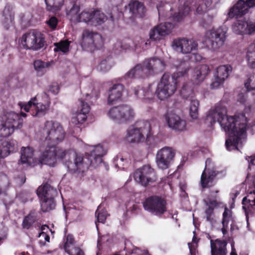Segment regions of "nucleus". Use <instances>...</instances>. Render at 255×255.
Listing matches in <instances>:
<instances>
[{"instance_id": "f257e3e1", "label": "nucleus", "mask_w": 255, "mask_h": 255, "mask_svg": "<svg viewBox=\"0 0 255 255\" xmlns=\"http://www.w3.org/2000/svg\"><path fill=\"white\" fill-rule=\"evenodd\" d=\"M92 148L83 157L71 150L63 149L51 144L40 151L38 161L42 164L54 167L57 160H64L69 172L83 176L90 166L96 168L101 164L102 157L106 154L103 146L100 144L92 146Z\"/></svg>"}, {"instance_id": "f03ea898", "label": "nucleus", "mask_w": 255, "mask_h": 255, "mask_svg": "<svg viewBox=\"0 0 255 255\" xmlns=\"http://www.w3.org/2000/svg\"><path fill=\"white\" fill-rule=\"evenodd\" d=\"M206 120L211 125L216 122H218L228 134V138L225 142L228 150L238 149L241 136L246 133L247 128V124L241 123L239 116H228L226 108L219 104L215 109L209 111Z\"/></svg>"}, {"instance_id": "7ed1b4c3", "label": "nucleus", "mask_w": 255, "mask_h": 255, "mask_svg": "<svg viewBox=\"0 0 255 255\" xmlns=\"http://www.w3.org/2000/svg\"><path fill=\"white\" fill-rule=\"evenodd\" d=\"M165 67V62L161 59L153 57L145 60L142 64H137L127 72L122 79L145 78L153 73L163 71Z\"/></svg>"}, {"instance_id": "20e7f679", "label": "nucleus", "mask_w": 255, "mask_h": 255, "mask_svg": "<svg viewBox=\"0 0 255 255\" xmlns=\"http://www.w3.org/2000/svg\"><path fill=\"white\" fill-rule=\"evenodd\" d=\"M183 72L174 73L170 75L168 73H164L158 83L154 94L160 101H164L171 97L175 93L180 82L185 79Z\"/></svg>"}, {"instance_id": "39448f33", "label": "nucleus", "mask_w": 255, "mask_h": 255, "mask_svg": "<svg viewBox=\"0 0 255 255\" xmlns=\"http://www.w3.org/2000/svg\"><path fill=\"white\" fill-rule=\"evenodd\" d=\"M0 120V137L6 138L11 135L15 129L21 128L23 119L14 112H7Z\"/></svg>"}, {"instance_id": "423d86ee", "label": "nucleus", "mask_w": 255, "mask_h": 255, "mask_svg": "<svg viewBox=\"0 0 255 255\" xmlns=\"http://www.w3.org/2000/svg\"><path fill=\"white\" fill-rule=\"evenodd\" d=\"M40 96L37 95L32 98L27 104L21 107V109L26 112H30L33 117H41L44 116L49 110L50 101L48 95L43 93L41 94L43 101H39L38 100Z\"/></svg>"}, {"instance_id": "0eeeda50", "label": "nucleus", "mask_w": 255, "mask_h": 255, "mask_svg": "<svg viewBox=\"0 0 255 255\" xmlns=\"http://www.w3.org/2000/svg\"><path fill=\"white\" fill-rule=\"evenodd\" d=\"M21 43L24 49L38 51L46 45L45 35L37 30L31 29L23 34Z\"/></svg>"}, {"instance_id": "6e6552de", "label": "nucleus", "mask_w": 255, "mask_h": 255, "mask_svg": "<svg viewBox=\"0 0 255 255\" xmlns=\"http://www.w3.org/2000/svg\"><path fill=\"white\" fill-rule=\"evenodd\" d=\"M57 191L49 184L46 183L40 186L36 190V194L40 199L41 209L43 212H49L55 209L56 201L54 195Z\"/></svg>"}, {"instance_id": "1a4fd4ad", "label": "nucleus", "mask_w": 255, "mask_h": 255, "mask_svg": "<svg viewBox=\"0 0 255 255\" xmlns=\"http://www.w3.org/2000/svg\"><path fill=\"white\" fill-rule=\"evenodd\" d=\"M226 32V28L223 27L208 31L204 37L203 43L208 49L217 50L224 45Z\"/></svg>"}, {"instance_id": "9d476101", "label": "nucleus", "mask_w": 255, "mask_h": 255, "mask_svg": "<svg viewBox=\"0 0 255 255\" xmlns=\"http://www.w3.org/2000/svg\"><path fill=\"white\" fill-rule=\"evenodd\" d=\"M142 204L145 211L157 216L162 215L167 210V201L160 195H153L147 197Z\"/></svg>"}, {"instance_id": "9b49d317", "label": "nucleus", "mask_w": 255, "mask_h": 255, "mask_svg": "<svg viewBox=\"0 0 255 255\" xmlns=\"http://www.w3.org/2000/svg\"><path fill=\"white\" fill-rule=\"evenodd\" d=\"M159 17L171 18L174 21L179 22L183 17L190 11V7L185 2L184 4L178 9L177 12L173 13V8L171 5L168 3L161 2L157 6Z\"/></svg>"}, {"instance_id": "f8f14e48", "label": "nucleus", "mask_w": 255, "mask_h": 255, "mask_svg": "<svg viewBox=\"0 0 255 255\" xmlns=\"http://www.w3.org/2000/svg\"><path fill=\"white\" fill-rule=\"evenodd\" d=\"M43 134L45 140L49 141V144H57L64 138L65 133L62 127L57 122L47 121L44 124Z\"/></svg>"}, {"instance_id": "ddd939ff", "label": "nucleus", "mask_w": 255, "mask_h": 255, "mask_svg": "<svg viewBox=\"0 0 255 255\" xmlns=\"http://www.w3.org/2000/svg\"><path fill=\"white\" fill-rule=\"evenodd\" d=\"M226 174L225 171L220 170L217 167L214 166L210 158L207 159L206 166L201 177V184L203 188H210L215 183L214 179L216 177L221 178Z\"/></svg>"}, {"instance_id": "4468645a", "label": "nucleus", "mask_w": 255, "mask_h": 255, "mask_svg": "<svg viewBox=\"0 0 255 255\" xmlns=\"http://www.w3.org/2000/svg\"><path fill=\"white\" fill-rule=\"evenodd\" d=\"M150 128V124L148 121L140 120L137 121L134 127L127 130L126 140L129 143H138L144 140V134Z\"/></svg>"}, {"instance_id": "2eb2a0df", "label": "nucleus", "mask_w": 255, "mask_h": 255, "mask_svg": "<svg viewBox=\"0 0 255 255\" xmlns=\"http://www.w3.org/2000/svg\"><path fill=\"white\" fill-rule=\"evenodd\" d=\"M108 115L113 120L120 123H127L132 121L134 113L130 106L122 105L110 109Z\"/></svg>"}, {"instance_id": "dca6fc26", "label": "nucleus", "mask_w": 255, "mask_h": 255, "mask_svg": "<svg viewBox=\"0 0 255 255\" xmlns=\"http://www.w3.org/2000/svg\"><path fill=\"white\" fill-rule=\"evenodd\" d=\"M81 44L83 48L92 51L101 48L104 45V40L102 35L98 33L85 29L82 33Z\"/></svg>"}, {"instance_id": "f3484780", "label": "nucleus", "mask_w": 255, "mask_h": 255, "mask_svg": "<svg viewBox=\"0 0 255 255\" xmlns=\"http://www.w3.org/2000/svg\"><path fill=\"white\" fill-rule=\"evenodd\" d=\"M133 178L136 182L145 187L157 180L155 171L149 165H143L136 169L134 172Z\"/></svg>"}, {"instance_id": "a211bd4d", "label": "nucleus", "mask_w": 255, "mask_h": 255, "mask_svg": "<svg viewBox=\"0 0 255 255\" xmlns=\"http://www.w3.org/2000/svg\"><path fill=\"white\" fill-rule=\"evenodd\" d=\"M255 5V0H239L230 9L228 16L230 18L242 17L249 12V9Z\"/></svg>"}, {"instance_id": "6ab92c4d", "label": "nucleus", "mask_w": 255, "mask_h": 255, "mask_svg": "<svg viewBox=\"0 0 255 255\" xmlns=\"http://www.w3.org/2000/svg\"><path fill=\"white\" fill-rule=\"evenodd\" d=\"M172 46L177 51H179L183 54H188L197 49L198 43L197 41L192 39L178 38L173 40Z\"/></svg>"}, {"instance_id": "aec40b11", "label": "nucleus", "mask_w": 255, "mask_h": 255, "mask_svg": "<svg viewBox=\"0 0 255 255\" xmlns=\"http://www.w3.org/2000/svg\"><path fill=\"white\" fill-rule=\"evenodd\" d=\"M174 155V152L170 147H165L159 150L156 156L158 167L162 169L168 168Z\"/></svg>"}, {"instance_id": "412c9836", "label": "nucleus", "mask_w": 255, "mask_h": 255, "mask_svg": "<svg viewBox=\"0 0 255 255\" xmlns=\"http://www.w3.org/2000/svg\"><path fill=\"white\" fill-rule=\"evenodd\" d=\"M173 24L165 22L154 26L149 31V38L153 41L159 40L161 36L169 34L173 28Z\"/></svg>"}, {"instance_id": "4be33fe9", "label": "nucleus", "mask_w": 255, "mask_h": 255, "mask_svg": "<svg viewBox=\"0 0 255 255\" xmlns=\"http://www.w3.org/2000/svg\"><path fill=\"white\" fill-rule=\"evenodd\" d=\"M165 119L169 128L177 131H183L186 129V123L178 115L170 113L165 116Z\"/></svg>"}, {"instance_id": "5701e85b", "label": "nucleus", "mask_w": 255, "mask_h": 255, "mask_svg": "<svg viewBox=\"0 0 255 255\" xmlns=\"http://www.w3.org/2000/svg\"><path fill=\"white\" fill-rule=\"evenodd\" d=\"M80 104L78 107L77 115L75 119H73V123L76 125H82L87 119L91 107L89 104L83 100H79Z\"/></svg>"}, {"instance_id": "b1692460", "label": "nucleus", "mask_w": 255, "mask_h": 255, "mask_svg": "<svg viewBox=\"0 0 255 255\" xmlns=\"http://www.w3.org/2000/svg\"><path fill=\"white\" fill-rule=\"evenodd\" d=\"M124 89V85L120 83L115 84L109 88L108 91V104L113 105L115 102L120 100L123 95Z\"/></svg>"}, {"instance_id": "393cba45", "label": "nucleus", "mask_w": 255, "mask_h": 255, "mask_svg": "<svg viewBox=\"0 0 255 255\" xmlns=\"http://www.w3.org/2000/svg\"><path fill=\"white\" fill-rule=\"evenodd\" d=\"M128 7L131 16L134 18H142L145 16L146 7L143 3L138 0H131Z\"/></svg>"}, {"instance_id": "a878e982", "label": "nucleus", "mask_w": 255, "mask_h": 255, "mask_svg": "<svg viewBox=\"0 0 255 255\" xmlns=\"http://www.w3.org/2000/svg\"><path fill=\"white\" fill-rule=\"evenodd\" d=\"M211 255H227V242L225 240L216 239L215 241L211 240Z\"/></svg>"}, {"instance_id": "bb28decb", "label": "nucleus", "mask_w": 255, "mask_h": 255, "mask_svg": "<svg viewBox=\"0 0 255 255\" xmlns=\"http://www.w3.org/2000/svg\"><path fill=\"white\" fill-rule=\"evenodd\" d=\"M188 69H185L183 71H179L178 72H184L186 71V73L184 75L185 79L182 80L180 82V83H182L183 85L181 87L180 90V95L181 96L187 100H190L192 98H193L194 96V93L193 88L192 86V84L190 82H185L186 74L187 73Z\"/></svg>"}, {"instance_id": "cd10ccee", "label": "nucleus", "mask_w": 255, "mask_h": 255, "mask_svg": "<svg viewBox=\"0 0 255 255\" xmlns=\"http://www.w3.org/2000/svg\"><path fill=\"white\" fill-rule=\"evenodd\" d=\"M1 146L0 149V159L6 157L11 152H15L17 150V142L13 139L2 142Z\"/></svg>"}, {"instance_id": "c85d7f7f", "label": "nucleus", "mask_w": 255, "mask_h": 255, "mask_svg": "<svg viewBox=\"0 0 255 255\" xmlns=\"http://www.w3.org/2000/svg\"><path fill=\"white\" fill-rule=\"evenodd\" d=\"M210 69L207 65H201L196 67L194 71L193 78L196 80L195 83L197 84L200 83L205 79L206 76L210 73Z\"/></svg>"}, {"instance_id": "c756f323", "label": "nucleus", "mask_w": 255, "mask_h": 255, "mask_svg": "<svg viewBox=\"0 0 255 255\" xmlns=\"http://www.w3.org/2000/svg\"><path fill=\"white\" fill-rule=\"evenodd\" d=\"M33 155L34 149L33 148L30 146L21 147V156L19 160V163L21 164H26L27 165H30Z\"/></svg>"}, {"instance_id": "7c9ffc66", "label": "nucleus", "mask_w": 255, "mask_h": 255, "mask_svg": "<svg viewBox=\"0 0 255 255\" xmlns=\"http://www.w3.org/2000/svg\"><path fill=\"white\" fill-rule=\"evenodd\" d=\"M248 197H245L242 200L243 209L244 210L247 220L249 214H255V197L251 200Z\"/></svg>"}, {"instance_id": "2f4dec72", "label": "nucleus", "mask_w": 255, "mask_h": 255, "mask_svg": "<svg viewBox=\"0 0 255 255\" xmlns=\"http://www.w3.org/2000/svg\"><path fill=\"white\" fill-rule=\"evenodd\" d=\"M232 67L230 65H220L217 68L215 76L217 79L224 81L229 75V72H231Z\"/></svg>"}, {"instance_id": "473e14b6", "label": "nucleus", "mask_w": 255, "mask_h": 255, "mask_svg": "<svg viewBox=\"0 0 255 255\" xmlns=\"http://www.w3.org/2000/svg\"><path fill=\"white\" fill-rule=\"evenodd\" d=\"M106 15L100 10H94L92 11V21L91 25L97 26L103 24L106 20Z\"/></svg>"}, {"instance_id": "72a5a7b5", "label": "nucleus", "mask_w": 255, "mask_h": 255, "mask_svg": "<svg viewBox=\"0 0 255 255\" xmlns=\"http://www.w3.org/2000/svg\"><path fill=\"white\" fill-rule=\"evenodd\" d=\"M37 220V215L34 211H31L26 216L22 221V227L23 229H29L32 227L33 224Z\"/></svg>"}, {"instance_id": "f704fd0d", "label": "nucleus", "mask_w": 255, "mask_h": 255, "mask_svg": "<svg viewBox=\"0 0 255 255\" xmlns=\"http://www.w3.org/2000/svg\"><path fill=\"white\" fill-rule=\"evenodd\" d=\"M47 11L55 12L60 10L63 5L64 0H44Z\"/></svg>"}, {"instance_id": "c9c22d12", "label": "nucleus", "mask_w": 255, "mask_h": 255, "mask_svg": "<svg viewBox=\"0 0 255 255\" xmlns=\"http://www.w3.org/2000/svg\"><path fill=\"white\" fill-rule=\"evenodd\" d=\"M49 62H45L41 60H36L34 61L33 66L34 69L39 76L43 75L46 71V68L50 66Z\"/></svg>"}, {"instance_id": "e433bc0d", "label": "nucleus", "mask_w": 255, "mask_h": 255, "mask_svg": "<svg viewBox=\"0 0 255 255\" xmlns=\"http://www.w3.org/2000/svg\"><path fill=\"white\" fill-rule=\"evenodd\" d=\"M212 3V0H195L197 12L199 14H202L206 12Z\"/></svg>"}, {"instance_id": "4c0bfd02", "label": "nucleus", "mask_w": 255, "mask_h": 255, "mask_svg": "<svg viewBox=\"0 0 255 255\" xmlns=\"http://www.w3.org/2000/svg\"><path fill=\"white\" fill-rule=\"evenodd\" d=\"M247 22L244 20H238L233 25V30L238 34H246Z\"/></svg>"}, {"instance_id": "58836bf2", "label": "nucleus", "mask_w": 255, "mask_h": 255, "mask_svg": "<svg viewBox=\"0 0 255 255\" xmlns=\"http://www.w3.org/2000/svg\"><path fill=\"white\" fill-rule=\"evenodd\" d=\"M70 43L71 42L68 40L54 43V45L55 48H54V51L55 52L61 51L64 53H67L69 51Z\"/></svg>"}, {"instance_id": "ea45409f", "label": "nucleus", "mask_w": 255, "mask_h": 255, "mask_svg": "<svg viewBox=\"0 0 255 255\" xmlns=\"http://www.w3.org/2000/svg\"><path fill=\"white\" fill-rule=\"evenodd\" d=\"M248 64L252 68H255V49L250 45L248 48L246 54Z\"/></svg>"}, {"instance_id": "a19ab883", "label": "nucleus", "mask_w": 255, "mask_h": 255, "mask_svg": "<svg viewBox=\"0 0 255 255\" xmlns=\"http://www.w3.org/2000/svg\"><path fill=\"white\" fill-rule=\"evenodd\" d=\"M190 107V115L191 117L193 119H196L198 116V108L199 106V102L197 100L191 99Z\"/></svg>"}, {"instance_id": "79ce46f5", "label": "nucleus", "mask_w": 255, "mask_h": 255, "mask_svg": "<svg viewBox=\"0 0 255 255\" xmlns=\"http://www.w3.org/2000/svg\"><path fill=\"white\" fill-rule=\"evenodd\" d=\"M95 215L98 222L105 223L107 219L108 213L105 209H101V207L99 206L95 212Z\"/></svg>"}, {"instance_id": "37998d69", "label": "nucleus", "mask_w": 255, "mask_h": 255, "mask_svg": "<svg viewBox=\"0 0 255 255\" xmlns=\"http://www.w3.org/2000/svg\"><path fill=\"white\" fill-rule=\"evenodd\" d=\"M145 134L146 136L145 140L146 144L151 147L156 146L158 143V139L156 136L152 135L151 127L149 131H147Z\"/></svg>"}, {"instance_id": "c03bdc74", "label": "nucleus", "mask_w": 255, "mask_h": 255, "mask_svg": "<svg viewBox=\"0 0 255 255\" xmlns=\"http://www.w3.org/2000/svg\"><path fill=\"white\" fill-rule=\"evenodd\" d=\"M92 17V12L83 11L78 15L77 20L78 22H85L91 25Z\"/></svg>"}, {"instance_id": "a18cd8bd", "label": "nucleus", "mask_w": 255, "mask_h": 255, "mask_svg": "<svg viewBox=\"0 0 255 255\" xmlns=\"http://www.w3.org/2000/svg\"><path fill=\"white\" fill-rule=\"evenodd\" d=\"M232 220V212L225 207L223 214V218L222 221V226H228L229 222Z\"/></svg>"}, {"instance_id": "49530a36", "label": "nucleus", "mask_w": 255, "mask_h": 255, "mask_svg": "<svg viewBox=\"0 0 255 255\" xmlns=\"http://www.w3.org/2000/svg\"><path fill=\"white\" fill-rule=\"evenodd\" d=\"M64 250L69 255H85L84 251L76 245Z\"/></svg>"}, {"instance_id": "de8ad7c7", "label": "nucleus", "mask_w": 255, "mask_h": 255, "mask_svg": "<svg viewBox=\"0 0 255 255\" xmlns=\"http://www.w3.org/2000/svg\"><path fill=\"white\" fill-rule=\"evenodd\" d=\"M245 86L248 91H254L253 94H255V74L251 76L245 83Z\"/></svg>"}, {"instance_id": "09e8293b", "label": "nucleus", "mask_w": 255, "mask_h": 255, "mask_svg": "<svg viewBox=\"0 0 255 255\" xmlns=\"http://www.w3.org/2000/svg\"><path fill=\"white\" fill-rule=\"evenodd\" d=\"M111 59V57L108 56L106 59L102 60L98 66V68L103 72L108 71L111 68L109 63V61Z\"/></svg>"}, {"instance_id": "8fccbe9b", "label": "nucleus", "mask_w": 255, "mask_h": 255, "mask_svg": "<svg viewBox=\"0 0 255 255\" xmlns=\"http://www.w3.org/2000/svg\"><path fill=\"white\" fill-rule=\"evenodd\" d=\"M133 91L136 97L141 99L146 98L145 88L137 86L134 88Z\"/></svg>"}, {"instance_id": "3c124183", "label": "nucleus", "mask_w": 255, "mask_h": 255, "mask_svg": "<svg viewBox=\"0 0 255 255\" xmlns=\"http://www.w3.org/2000/svg\"><path fill=\"white\" fill-rule=\"evenodd\" d=\"M76 245V242L73 235L68 234L66 237V241L64 245V249L66 250Z\"/></svg>"}, {"instance_id": "603ef678", "label": "nucleus", "mask_w": 255, "mask_h": 255, "mask_svg": "<svg viewBox=\"0 0 255 255\" xmlns=\"http://www.w3.org/2000/svg\"><path fill=\"white\" fill-rule=\"evenodd\" d=\"M214 208L211 206H208V208L206 209L205 213L206 215V220L210 222H212L214 216Z\"/></svg>"}, {"instance_id": "864d4df0", "label": "nucleus", "mask_w": 255, "mask_h": 255, "mask_svg": "<svg viewBox=\"0 0 255 255\" xmlns=\"http://www.w3.org/2000/svg\"><path fill=\"white\" fill-rule=\"evenodd\" d=\"M80 6L77 5L76 3L73 4L71 8L67 12V14L72 17H74L76 16V18L77 19V14L80 11Z\"/></svg>"}, {"instance_id": "5fc2aeb1", "label": "nucleus", "mask_w": 255, "mask_h": 255, "mask_svg": "<svg viewBox=\"0 0 255 255\" xmlns=\"http://www.w3.org/2000/svg\"><path fill=\"white\" fill-rule=\"evenodd\" d=\"M246 34H252L255 32V20L247 22Z\"/></svg>"}, {"instance_id": "6e6d98bb", "label": "nucleus", "mask_w": 255, "mask_h": 255, "mask_svg": "<svg viewBox=\"0 0 255 255\" xmlns=\"http://www.w3.org/2000/svg\"><path fill=\"white\" fill-rule=\"evenodd\" d=\"M57 19L55 16H52L47 21L48 25L52 29H55L56 28L57 25Z\"/></svg>"}, {"instance_id": "4d7b16f0", "label": "nucleus", "mask_w": 255, "mask_h": 255, "mask_svg": "<svg viewBox=\"0 0 255 255\" xmlns=\"http://www.w3.org/2000/svg\"><path fill=\"white\" fill-rule=\"evenodd\" d=\"M153 84H149L148 86L145 88V94L146 98H150L153 94V90L152 89Z\"/></svg>"}, {"instance_id": "13d9d810", "label": "nucleus", "mask_w": 255, "mask_h": 255, "mask_svg": "<svg viewBox=\"0 0 255 255\" xmlns=\"http://www.w3.org/2000/svg\"><path fill=\"white\" fill-rule=\"evenodd\" d=\"M224 81H221L220 79H217L216 77H215V81L212 82L211 84V87L212 88H217Z\"/></svg>"}, {"instance_id": "bf43d9fd", "label": "nucleus", "mask_w": 255, "mask_h": 255, "mask_svg": "<svg viewBox=\"0 0 255 255\" xmlns=\"http://www.w3.org/2000/svg\"><path fill=\"white\" fill-rule=\"evenodd\" d=\"M188 246L190 250V254L191 255H196V247L193 245L188 243Z\"/></svg>"}, {"instance_id": "052dcab7", "label": "nucleus", "mask_w": 255, "mask_h": 255, "mask_svg": "<svg viewBox=\"0 0 255 255\" xmlns=\"http://www.w3.org/2000/svg\"><path fill=\"white\" fill-rule=\"evenodd\" d=\"M209 206H211V207H213V208L218 206V205H219L218 202L217 201L216 199H209Z\"/></svg>"}, {"instance_id": "680f3d73", "label": "nucleus", "mask_w": 255, "mask_h": 255, "mask_svg": "<svg viewBox=\"0 0 255 255\" xmlns=\"http://www.w3.org/2000/svg\"><path fill=\"white\" fill-rule=\"evenodd\" d=\"M219 192L218 190L216 191H211L210 192V196L211 198V199H217L218 198V196L217 195V194Z\"/></svg>"}, {"instance_id": "e2e57ef3", "label": "nucleus", "mask_w": 255, "mask_h": 255, "mask_svg": "<svg viewBox=\"0 0 255 255\" xmlns=\"http://www.w3.org/2000/svg\"><path fill=\"white\" fill-rule=\"evenodd\" d=\"M238 101L242 104H244L246 102L245 98L243 94H239Z\"/></svg>"}, {"instance_id": "0e129e2a", "label": "nucleus", "mask_w": 255, "mask_h": 255, "mask_svg": "<svg viewBox=\"0 0 255 255\" xmlns=\"http://www.w3.org/2000/svg\"><path fill=\"white\" fill-rule=\"evenodd\" d=\"M50 90L54 94H56L58 93L59 88L57 86H52L50 88Z\"/></svg>"}, {"instance_id": "69168bd1", "label": "nucleus", "mask_w": 255, "mask_h": 255, "mask_svg": "<svg viewBox=\"0 0 255 255\" xmlns=\"http://www.w3.org/2000/svg\"><path fill=\"white\" fill-rule=\"evenodd\" d=\"M228 229V226H227V227H226L225 226H223L221 230H222V233L224 235H225L227 233Z\"/></svg>"}, {"instance_id": "338daca9", "label": "nucleus", "mask_w": 255, "mask_h": 255, "mask_svg": "<svg viewBox=\"0 0 255 255\" xmlns=\"http://www.w3.org/2000/svg\"><path fill=\"white\" fill-rule=\"evenodd\" d=\"M10 9H11V7H10V5H6V6H5V7H4V9L3 10V15L5 16V12L6 11H9Z\"/></svg>"}, {"instance_id": "774afa93", "label": "nucleus", "mask_w": 255, "mask_h": 255, "mask_svg": "<svg viewBox=\"0 0 255 255\" xmlns=\"http://www.w3.org/2000/svg\"><path fill=\"white\" fill-rule=\"evenodd\" d=\"M42 234L43 235H44V236H45V240L46 242H49V240H50V237H49V235H48L47 234L44 233V232H42Z\"/></svg>"}]
</instances>
